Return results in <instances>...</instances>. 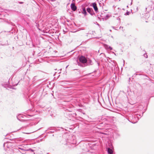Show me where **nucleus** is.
Returning a JSON list of instances; mask_svg holds the SVG:
<instances>
[{
    "instance_id": "obj_1",
    "label": "nucleus",
    "mask_w": 154,
    "mask_h": 154,
    "mask_svg": "<svg viewBox=\"0 0 154 154\" xmlns=\"http://www.w3.org/2000/svg\"><path fill=\"white\" fill-rule=\"evenodd\" d=\"M79 60L80 62L83 63H86L87 60L85 57L82 56L79 58Z\"/></svg>"
},
{
    "instance_id": "obj_2",
    "label": "nucleus",
    "mask_w": 154,
    "mask_h": 154,
    "mask_svg": "<svg viewBox=\"0 0 154 154\" xmlns=\"http://www.w3.org/2000/svg\"><path fill=\"white\" fill-rule=\"evenodd\" d=\"M139 119V117L137 116H135L134 117L132 118L133 121L131 122L132 123H135L137 122Z\"/></svg>"
},
{
    "instance_id": "obj_3",
    "label": "nucleus",
    "mask_w": 154,
    "mask_h": 154,
    "mask_svg": "<svg viewBox=\"0 0 154 154\" xmlns=\"http://www.w3.org/2000/svg\"><path fill=\"white\" fill-rule=\"evenodd\" d=\"M25 116L23 114H20L17 116V118L18 120L20 121H22L24 120V119H22V118H23L25 117Z\"/></svg>"
},
{
    "instance_id": "obj_4",
    "label": "nucleus",
    "mask_w": 154,
    "mask_h": 154,
    "mask_svg": "<svg viewBox=\"0 0 154 154\" xmlns=\"http://www.w3.org/2000/svg\"><path fill=\"white\" fill-rule=\"evenodd\" d=\"M87 11L91 15H92L94 14V12L92 8H88L87 9Z\"/></svg>"
},
{
    "instance_id": "obj_5",
    "label": "nucleus",
    "mask_w": 154,
    "mask_h": 154,
    "mask_svg": "<svg viewBox=\"0 0 154 154\" xmlns=\"http://www.w3.org/2000/svg\"><path fill=\"white\" fill-rule=\"evenodd\" d=\"M70 7L71 9L73 11H75L77 9V7L74 3H72Z\"/></svg>"
},
{
    "instance_id": "obj_6",
    "label": "nucleus",
    "mask_w": 154,
    "mask_h": 154,
    "mask_svg": "<svg viewBox=\"0 0 154 154\" xmlns=\"http://www.w3.org/2000/svg\"><path fill=\"white\" fill-rule=\"evenodd\" d=\"M92 6L93 7L95 11L96 12H98V8L97 7V4L96 3L94 2L92 3Z\"/></svg>"
},
{
    "instance_id": "obj_7",
    "label": "nucleus",
    "mask_w": 154,
    "mask_h": 154,
    "mask_svg": "<svg viewBox=\"0 0 154 154\" xmlns=\"http://www.w3.org/2000/svg\"><path fill=\"white\" fill-rule=\"evenodd\" d=\"M11 143L9 142H7L6 143H5L4 144V146L5 147V146H6L8 148H9L10 146H11Z\"/></svg>"
},
{
    "instance_id": "obj_8",
    "label": "nucleus",
    "mask_w": 154,
    "mask_h": 154,
    "mask_svg": "<svg viewBox=\"0 0 154 154\" xmlns=\"http://www.w3.org/2000/svg\"><path fill=\"white\" fill-rule=\"evenodd\" d=\"M82 12L83 14H84L85 15V16L87 15V13L86 11V9L84 7H82Z\"/></svg>"
},
{
    "instance_id": "obj_9",
    "label": "nucleus",
    "mask_w": 154,
    "mask_h": 154,
    "mask_svg": "<svg viewBox=\"0 0 154 154\" xmlns=\"http://www.w3.org/2000/svg\"><path fill=\"white\" fill-rule=\"evenodd\" d=\"M104 47L107 49V50H112V47H111L110 46L108 45H105L104 46Z\"/></svg>"
},
{
    "instance_id": "obj_10",
    "label": "nucleus",
    "mask_w": 154,
    "mask_h": 154,
    "mask_svg": "<svg viewBox=\"0 0 154 154\" xmlns=\"http://www.w3.org/2000/svg\"><path fill=\"white\" fill-rule=\"evenodd\" d=\"M108 153L110 154H112V150L109 148L108 149Z\"/></svg>"
},
{
    "instance_id": "obj_11",
    "label": "nucleus",
    "mask_w": 154,
    "mask_h": 154,
    "mask_svg": "<svg viewBox=\"0 0 154 154\" xmlns=\"http://www.w3.org/2000/svg\"><path fill=\"white\" fill-rule=\"evenodd\" d=\"M26 151H30L31 152H33L34 151V150L32 149H31V148H29V149H27V150H26Z\"/></svg>"
},
{
    "instance_id": "obj_12",
    "label": "nucleus",
    "mask_w": 154,
    "mask_h": 154,
    "mask_svg": "<svg viewBox=\"0 0 154 154\" xmlns=\"http://www.w3.org/2000/svg\"><path fill=\"white\" fill-rule=\"evenodd\" d=\"M144 56L146 58H147V55L146 54H144Z\"/></svg>"
},
{
    "instance_id": "obj_13",
    "label": "nucleus",
    "mask_w": 154,
    "mask_h": 154,
    "mask_svg": "<svg viewBox=\"0 0 154 154\" xmlns=\"http://www.w3.org/2000/svg\"><path fill=\"white\" fill-rule=\"evenodd\" d=\"M18 149H21V150H23V151H25V150L24 149H23V148H20V147H18Z\"/></svg>"
},
{
    "instance_id": "obj_14",
    "label": "nucleus",
    "mask_w": 154,
    "mask_h": 154,
    "mask_svg": "<svg viewBox=\"0 0 154 154\" xmlns=\"http://www.w3.org/2000/svg\"><path fill=\"white\" fill-rule=\"evenodd\" d=\"M26 151V150H25V151H23V153H22L23 154H25L26 152H25V151Z\"/></svg>"
},
{
    "instance_id": "obj_15",
    "label": "nucleus",
    "mask_w": 154,
    "mask_h": 154,
    "mask_svg": "<svg viewBox=\"0 0 154 154\" xmlns=\"http://www.w3.org/2000/svg\"><path fill=\"white\" fill-rule=\"evenodd\" d=\"M34 132V131H33V132H29V133H25L26 134H29L31 133H32V132Z\"/></svg>"
},
{
    "instance_id": "obj_16",
    "label": "nucleus",
    "mask_w": 154,
    "mask_h": 154,
    "mask_svg": "<svg viewBox=\"0 0 154 154\" xmlns=\"http://www.w3.org/2000/svg\"><path fill=\"white\" fill-rule=\"evenodd\" d=\"M126 14H127V15H128L129 14V12H127L126 13Z\"/></svg>"
},
{
    "instance_id": "obj_17",
    "label": "nucleus",
    "mask_w": 154,
    "mask_h": 154,
    "mask_svg": "<svg viewBox=\"0 0 154 154\" xmlns=\"http://www.w3.org/2000/svg\"><path fill=\"white\" fill-rule=\"evenodd\" d=\"M23 2H19V3L20 4H23Z\"/></svg>"
},
{
    "instance_id": "obj_18",
    "label": "nucleus",
    "mask_w": 154,
    "mask_h": 154,
    "mask_svg": "<svg viewBox=\"0 0 154 154\" xmlns=\"http://www.w3.org/2000/svg\"><path fill=\"white\" fill-rule=\"evenodd\" d=\"M131 117V116L129 117V119H131V118H130V117Z\"/></svg>"
},
{
    "instance_id": "obj_19",
    "label": "nucleus",
    "mask_w": 154,
    "mask_h": 154,
    "mask_svg": "<svg viewBox=\"0 0 154 154\" xmlns=\"http://www.w3.org/2000/svg\"><path fill=\"white\" fill-rule=\"evenodd\" d=\"M21 139H20V140H19V141H21Z\"/></svg>"
},
{
    "instance_id": "obj_20",
    "label": "nucleus",
    "mask_w": 154,
    "mask_h": 154,
    "mask_svg": "<svg viewBox=\"0 0 154 154\" xmlns=\"http://www.w3.org/2000/svg\"><path fill=\"white\" fill-rule=\"evenodd\" d=\"M113 29H114V27H113Z\"/></svg>"
}]
</instances>
